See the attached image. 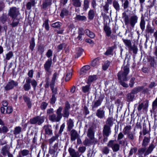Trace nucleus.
I'll return each instance as SVG.
<instances>
[{
  "instance_id": "nucleus-1",
  "label": "nucleus",
  "mask_w": 157,
  "mask_h": 157,
  "mask_svg": "<svg viewBox=\"0 0 157 157\" xmlns=\"http://www.w3.org/2000/svg\"><path fill=\"white\" fill-rule=\"evenodd\" d=\"M59 76V74L56 72L52 75L50 82V86L52 91V98L51 99V103L53 104L56 101V95L57 94V87L55 85V83Z\"/></svg>"
},
{
  "instance_id": "nucleus-2",
  "label": "nucleus",
  "mask_w": 157,
  "mask_h": 157,
  "mask_svg": "<svg viewBox=\"0 0 157 157\" xmlns=\"http://www.w3.org/2000/svg\"><path fill=\"white\" fill-rule=\"evenodd\" d=\"M150 139L148 138L145 136L143 141L142 145L144 147H141L138 150L139 154L142 155L144 154V156H146L151 153L153 149L155 147V146L153 144H151L149 146L146 148V147L150 141Z\"/></svg>"
},
{
  "instance_id": "nucleus-3",
  "label": "nucleus",
  "mask_w": 157,
  "mask_h": 157,
  "mask_svg": "<svg viewBox=\"0 0 157 157\" xmlns=\"http://www.w3.org/2000/svg\"><path fill=\"white\" fill-rule=\"evenodd\" d=\"M70 108V105L68 102H66L65 103V107L64 108L63 113H61L63 108L59 107L56 112L57 118H62L63 117H68L69 114V109Z\"/></svg>"
},
{
  "instance_id": "nucleus-4",
  "label": "nucleus",
  "mask_w": 157,
  "mask_h": 157,
  "mask_svg": "<svg viewBox=\"0 0 157 157\" xmlns=\"http://www.w3.org/2000/svg\"><path fill=\"white\" fill-rule=\"evenodd\" d=\"M129 72V68L128 65L124 66L122 68L121 71L117 74L118 79L119 80L127 81L128 80L127 76Z\"/></svg>"
},
{
  "instance_id": "nucleus-5",
  "label": "nucleus",
  "mask_w": 157,
  "mask_h": 157,
  "mask_svg": "<svg viewBox=\"0 0 157 157\" xmlns=\"http://www.w3.org/2000/svg\"><path fill=\"white\" fill-rule=\"evenodd\" d=\"M123 18L124 19L125 25H128L130 24L132 28H134L135 24L137 22L138 17L136 15L131 16L129 20L128 16L125 14L123 15Z\"/></svg>"
},
{
  "instance_id": "nucleus-6",
  "label": "nucleus",
  "mask_w": 157,
  "mask_h": 157,
  "mask_svg": "<svg viewBox=\"0 0 157 157\" xmlns=\"http://www.w3.org/2000/svg\"><path fill=\"white\" fill-rule=\"evenodd\" d=\"M8 14L12 19L17 18L19 15H20L19 9L16 7L10 8Z\"/></svg>"
},
{
  "instance_id": "nucleus-7",
  "label": "nucleus",
  "mask_w": 157,
  "mask_h": 157,
  "mask_svg": "<svg viewBox=\"0 0 157 157\" xmlns=\"http://www.w3.org/2000/svg\"><path fill=\"white\" fill-rule=\"evenodd\" d=\"M18 83L17 81L12 79L10 80L4 87L5 90L7 91L11 90L14 87L18 86Z\"/></svg>"
},
{
  "instance_id": "nucleus-8",
  "label": "nucleus",
  "mask_w": 157,
  "mask_h": 157,
  "mask_svg": "<svg viewBox=\"0 0 157 157\" xmlns=\"http://www.w3.org/2000/svg\"><path fill=\"white\" fill-rule=\"evenodd\" d=\"M108 146L112 148L113 152H116L119 150L120 146L118 144L116 143L113 140L110 141L108 143Z\"/></svg>"
},
{
  "instance_id": "nucleus-9",
  "label": "nucleus",
  "mask_w": 157,
  "mask_h": 157,
  "mask_svg": "<svg viewBox=\"0 0 157 157\" xmlns=\"http://www.w3.org/2000/svg\"><path fill=\"white\" fill-rule=\"evenodd\" d=\"M149 102L148 100H146L143 102L139 104L137 108L138 111L141 110L143 108L145 110H146L148 106Z\"/></svg>"
},
{
  "instance_id": "nucleus-10",
  "label": "nucleus",
  "mask_w": 157,
  "mask_h": 157,
  "mask_svg": "<svg viewBox=\"0 0 157 157\" xmlns=\"http://www.w3.org/2000/svg\"><path fill=\"white\" fill-rule=\"evenodd\" d=\"M78 134L77 132L74 129L72 130L71 132V140L74 141L78 136Z\"/></svg>"
},
{
  "instance_id": "nucleus-11",
  "label": "nucleus",
  "mask_w": 157,
  "mask_h": 157,
  "mask_svg": "<svg viewBox=\"0 0 157 157\" xmlns=\"http://www.w3.org/2000/svg\"><path fill=\"white\" fill-rule=\"evenodd\" d=\"M30 122L32 124L37 123L39 125H40L44 122V120L43 118H31Z\"/></svg>"
},
{
  "instance_id": "nucleus-12",
  "label": "nucleus",
  "mask_w": 157,
  "mask_h": 157,
  "mask_svg": "<svg viewBox=\"0 0 157 157\" xmlns=\"http://www.w3.org/2000/svg\"><path fill=\"white\" fill-rule=\"evenodd\" d=\"M103 99V98H101L94 101L92 106V108H96L100 106L101 104Z\"/></svg>"
},
{
  "instance_id": "nucleus-13",
  "label": "nucleus",
  "mask_w": 157,
  "mask_h": 157,
  "mask_svg": "<svg viewBox=\"0 0 157 157\" xmlns=\"http://www.w3.org/2000/svg\"><path fill=\"white\" fill-rule=\"evenodd\" d=\"M68 151L71 157H79V153L77 151H75V150L72 148H69Z\"/></svg>"
},
{
  "instance_id": "nucleus-14",
  "label": "nucleus",
  "mask_w": 157,
  "mask_h": 157,
  "mask_svg": "<svg viewBox=\"0 0 157 157\" xmlns=\"http://www.w3.org/2000/svg\"><path fill=\"white\" fill-rule=\"evenodd\" d=\"M90 67L89 65H86L84 66L81 68L80 74L82 75H85L90 69Z\"/></svg>"
},
{
  "instance_id": "nucleus-15",
  "label": "nucleus",
  "mask_w": 157,
  "mask_h": 157,
  "mask_svg": "<svg viewBox=\"0 0 157 157\" xmlns=\"http://www.w3.org/2000/svg\"><path fill=\"white\" fill-rule=\"evenodd\" d=\"M23 98L25 102L26 103L28 107L30 108L31 107L32 103L30 98L25 94L23 95Z\"/></svg>"
},
{
  "instance_id": "nucleus-16",
  "label": "nucleus",
  "mask_w": 157,
  "mask_h": 157,
  "mask_svg": "<svg viewBox=\"0 0 157 157\" xmlns=\"http://www.w3.org/2000/svg\"><path fill=\"white\" fill-rule=\"evenodd\" d=\"M96 114L99 118H102L105 117V111L101 108H100L97 111Z\"/></svg>"
},
{
  "instance_id": "nucleus-17",
  "label": "nucleus",
  "mask_w": 157,
  "mask_h": 157,
  "mask_svg": "<svg viewBox=\"0 0 157 157\" xmlns=\"http://www.w3.org/2000/svg\"><path fill=\"white\" fill-rule=\"evenodd\" d=\"M103 134L106 136H108L111 132L109 126L105 125L103 130Z\"/></svg>"
},
{
  "instance_id": "nucleus-18",
  "label": "nucleus",
  "mask_w": 157,
  "mask_h": 157,
  "mask_svg": "<svg viewBox=\"0 0 157 157\" xmlns=\"http://www.w3.org/2000/svg\"><path fill=\"white\" fill-rule=\"evenodd\" d=\"M10 152L9 148L6 146L3 147L1 150V153L4 156H6Z\"/></svg>"
},
{
  "instance_id": "nucleus-19",
  "label": "nucleus",
  "mask_w": 157,
  "mask_h": 157,
  "mask_svg": "<svg viewBox=\"0 0 157 157\" xmlns=\"http://www.w3.org/2000/svg\"><path fill=\"white\" fill-rule=\"evenodd\" d=\"M87 136L90 140H92L94 139V133L92 128H90L88 129Z\"/></svg>"
},
{
  "instance_id": "nucleus-20",
  "label": "nucleus",
  "mask_w": 157,
  "mask_h": 157,
  "mask_svg": "<svg viewBox=\"0 0 157 157\" xmlns=\"http://www.w3.org/2000/svg\"><path fill=\"white\" fill-rule=\"evenodd\" d=\"M72 73V70L71 68L67 71L66 75L65 78L66 81H68L71 78Z\"/></svg>"
},
{
  "instance_id": "nucleus-21",
  "label": "nucleus",
  "mask_w": 157,
  "mask_h": 157,
  "mask_svg": "<svg viewBox=\"0 0 157 157\" xmlns=\"http://www.w3.org/2000/svg\"><path fill=\"white\" fill-rule=\"evenodd\" d=\"M104 29L106 36L108 37L110 36L112 33L110 28L107 25H106L104 26Z\"/></svg>"
},
{
  "instance_id": "nucleus-22",
  "label": "nucleus",
  "mask_w": 157,
  "mask_h": 157,
  "mask_svg": "<svg viewBox=\"0 0 157 157\" xmlns=\"http://www.w3.org/2000/svg\"><path fill=\"white\" fill-rule=\"evenodd\" d=\"M95 10H90L88 12V18L90 20H92L94 17Z\"/></svg>"
},
{
  "instance_id": "nucleus-23",
  "label": "nucleus",
  "mask_w": 157,
  "mask_h": 157,
  "mask_svg": "<svg viewBox=\"0 0 157 157\" xmlns=\"http://www.w3.org/2000/svg\"><path fill=\"white\" fill-rule=\"evenodd\" d=\"M12 22L10 24V25L12 27H15L17 26L19 23V19L17 18H13Z\"/></svg>"
},
{
  "instance_id": "nucleus-24",
  "label": "nucleus",
  "mask_w": 157,
  "mask_h": 157,
  "mask_svg": "<svg viewBox=\"0 0 157 157\" xmlns=\"http://www.w3.org/2000/svg\"><path fill=\"white\" fill-rule=\"evenodd\" d=\"M97 79L96 75H90L89 76L87 83L89 84L94 81L96 80Z\"/></svg>"
},
{
  "instance_id": "nucleus-25",
  "label": "nucleus",
  "mask_w": 157,
  "mask_h": 157,
  "mask_svg": "<svg viewBox=\"0 0 157 157\" xmlns=\"http://www.w3.org/2000/svg\"><path fill=\"white\" fill-rule=\"evenodd\" d=\"M85 33L87 36L91 38H93L95 37V35L94 33L88 29L85 30Z\"/></svg>"
},
{
  "instance_id": "nucleus-26",
  "label": "nucleus",
  "mask_w": 157,
  "mask_h": 157,
  "mask_svg": "<svg viewBox=\"0 0 157 157\" xmlns=\"http://www.w3.org/2000/svg\"><path fill=\"white\" fill-rule=\"evenodd\" d=\"M143 86H139L135 88L132 91V94H136L143 90Z\"/></svg>"
},
{
  "instance_id": "nucleus-27",
  "label": "nucleus",
  "mask_w": 157,
  "mask_h": 157,
  "mask_svg": "<svg viewBox=\"0 0 157 157\" xmlns=\"http://www.w3.org/2000/svg\"><path fill=\"white\" fill-rule=\"evenodd\" d=\"M155 29L152 28L150 25H148L147 26L146 29V31L148 33L152 34L154 32Z\"/></svg>"
},
{
  "instance_id": "nucleus-28",
  "label": "nucleus",
  "mask_w": 157,
  "mask_h": 157,
  "mask_svg": "<svg viewBox=\"0 0 157 157\" xmlns=\"http://www.w3.org/2000/svg\"><path fill=\"white\" fill-rule=\"evenodd\" d=\"M73 5L75 7H80L81 5L80 0H71Z\"/></svg>"
},
{
  "instance_id": "nucleus-29",
  "label": "nucleus",
  "mask_w": 157,
  "mask_h": 157,
  "mask_svg": "<svg viewBox=\"0 0 157 157\" xmlns=\"http://www.w3.org/2000/svg\"><path fill=\"white\" fill-rule=\"evenodd\" d=\"M121 1L124 9H126L129 7V2L128 0H121Z\"/></svg>"
},
{
  "instance_id": "nucleus-30",
  "label": "nucleus",
  "mask_w": 157,
  "mask_h": 157,
  "mask_svg": "<svg viewBox=\"0 0 157 157\" xmlns=\"http://www.w3.org/2000/svg\"><path fill=\"white\" fill-rule=\"evenodd\" d=\"M89 2L88 0H84L83 3V9L86 11L89 7Z\"/></svg>"
},
{
  "instance_id": "nucleus-31",
  "label": "nucleus",
  "mask_w": 157,
  "mask_h": 157,
  "mask_svg": "<svg viewBox=\"0 0 157 157\" xmlns=\"http://www.w3.org/2000/svg\"><path fill=\"white\" fill-rule=\"evenodd\" d=\"M34 38H32L31 41L30 42L29 48L31 51H33L35 46V43Z\"/></svg>"
},
{
  "instance_id": "nucleus-32",
  "label": "nucleus",
  "mask_w": 157,
  "mask_h": 157,
  "mask_svg": "<svg viewBox=\"0 0 157 157\" xmlns=\"http://www.w3.org/2000/svg\"><path fill=\"white\" fill-rule=\"evenodd\" d=\"M145 22L143 18H141L140 23V26L141 29L143 31L145 29Z\"/></svg>"
},
{
  "instance_id": "nucleus-33",
  "label": "nucleus",
  "mask_w": 157,
  "mask_h": 157,
  "mask_svg": "<svg viewBox=\"0 0 157 157\" xmlns=\"http://www.w3.org/2000/svg\"><path fill=\"white\" fill-rule=\"evenodd\" d=\"M99 58H97L93 60L91 63V65L93 67H95L99 64Z\"/></svg>"
},
{
  "instance_id": "nucleus-34",
  "label": "nucleus",
  "mask_w": 157,
  "mask_h": 157,
  "mask_svg": "<svg viewBox=\"0 0 157 157\" xmlns=\"http://www.w3.org/2000/svg\"><path fill=\"white\" fill-rule=\"evenodd\" d=\"M90 85H87L82 87V90L83 92L86 93L88 92L90 89Z\"/></svg>"
},
{
  "instance_id": "nucleus-35",
  "label": "nucleus",
  "mask_w": 157,
  "mask_h": 157,
  "mask_svg": "<svg viewBox=\"0 0 157 157\" xmlns=\"http://www.w3.org/2000/svg\"><path fill=\"white\" fill-rule=\"evenodd\" d=\"M22 157L26 156L29 154V151L28 150L24 149L21 150L20 151Z\"/></svg>"
},
{
  "instance_id": "nucleus-36",
  "label": "nucleus",
  "mask_w": 157,
  "mask_h": 157,
  "mask_svg": "<svg viewBox=\"0 0 157 157\" xmlns=\"http://www.w3.org/2000/svg\"><path fill=\"white\" fill-rule=\"evenodd\" d=\"M123 40L126 46H127L128 48L131 47L132 43L130 40L126 39H123Z\"/></svg>"
},
{
  "instance_id": "nucleus-37",
  "label": "nucleus",
  "mask_w": 157,
  "mask_h": 157,
  "mask_svg": "<svg viewBox=\"0 0 157 157\" xmlns=\"http://www.w3.org/2000/svg\"><path fill=\"white\" fill-rule=\"evenodd\" d=\"M110 63V62L108 61H105L102 66V69L104 71L106 70L108 68Z\"/></svg>"
},
{
  "instance_id": "nucleus-38",
  "label": "nucleus",
  "mask_w": 157,
  "mask_h": 157,
  "mask_svg": "<svg viewBox=\"0 0 157 157\" xmlns=\"http://www.w3.org/2000/svg\"><path fill=\"white\" fill-rule=\"evenodd\" d=\"M137 151V148L136 147H134L132 148L129 152L128 154V156H130L132 155L133 154H135Z\"/></svg>"
},
{
  "instance_id": "nucleus-39",
  "label": "nucleus",
  "mask_w": 157,
  "mask_h": 157,
  "mask_svg": "<svg viewBox=\"0 0 157 157\" xmlns=\"http://www.w3.org/2000/svg\"><path fill=\"white\" fill-rule=\"evenodd\" d=\"M113 5L114 8L117 10H120V6L117 1H114L113 2Z\"/></svg>"
},
{
  "instance_id": "nucleus-40",
  "label": "nucleus",
  "mask_w": 157,
  "mask_h": 157,
  "mask_svg": "<svg viewBox=\"0 0 157 157\" xmlns=\"http://www.w3.org/2000/svg\"><path fill=\"white\" fill-rule=\"evenodd\" d=\"M68 13V11L65 9H63L60 14V16L62 17V18L64 17V16H67V14Z\"/></svg>"
},
{
  "instance_id": "nucleus-41",
  "label": "nucleus",
  "mask_w": 157,
  "mask_h": 157,
  "mask_svg": "<svg viewBox=\"0 0 157 157\" xmlns=\"http://www.w3.org/2000/svg\"><path fill=\"white\" fill-rule=\"evenodd\" d=\"M49 5V0H44L42 4V8L44 9H45Z\"/></svg>"
},
{
  "instance_id": "nucleus-42",
  "label": "nucleus",
  "mask_w": 157,
  "mask_h": 157,
  "mask_svg": "<svg viewBox=\"0 0 157 157\" xmlns=\"http://www.w3.org/2000/svg\"><path fill=\"white\" fill-rule=\"evenodd\" d=\"M21 131V128L19 126L16 127L15 128L14 134L15 135H17L19 134Z\"/></svg>"
},
{
  "instance_id": "nucleus-43",
  "label": "nucleus",
  "mask_w": 157,
  "mask_h": 157,
  "mask_svg": "<svg viewBox=\"0 0 157 157\" xmlns=\"http://www.w3.org/2000/svg\"><path fill=\"white\" fill-rule=\"evenodd\" d=\"M13 56V53L12 52H9L6 55V59L7 60H9Z\"/></svg>"
},
{
  "instance_id": "nucleus-44",
  "label": "nucleus",
  "mask_w": 157,
  "mask_h": 157,
  "mask_svg": "<svg viewBox=\"0 0 157 157\" xmlns=\"http://www.w3.org/2000/svg\"><path fill=\"white\" fill-rule=\"evenodd\" d=\"M61 23L59 22H55L51 25V26L54 28H59L61 26Z\"/></svg>"
},
{
  "instance_id": "nucleus-45",
  "label": "nucleus",
  "mask_w": 157,
  "mask_h": 157,
  "mask_svg": "<svg viewBox=\"0 0 157 157\" xmlns=\"http://www.w3.org/2000/svg\"><path fill=\"white\" fill-rule=\"evenodd\" d=\"M44 67L45 70L48 73L49 72V59H48L44 64Z\"/></svg>"
},
{
  "instance_id": "nucleus-46",
  "label": "nucleus",
  "mask_w": 157,
  "mask_h": 157,
  "mask_svg": "<svg viewBox=\"0 0 157 157\" xmlns=\"http://www.w3.org/2000/svg\"><path fill=\"white\" fill-rule=\"evenodd\" d=\"M131 127L130 126H127L125 127L124 129V133L125 134L129 133L130 130H131Z\"/></svg>"
},
{
  "instance_id": "nucleus-47",
  "label": "nucleus",
  "mask_w": 157,
  "mask_h": 157,
  "mask_svg": "<svg viewBox=\"0 0 157 157\" xmlns=\"http://www.w3.org/2000/svg\"><path fill=\"white\" fill-rule=\"evenodd\" d=\"M152 107L153 110H155L157 109V97L152 102Z\"/></svg>"
},
{
  "instance_id": "nucleus-48",
  "label": "nucleus",
  "mask_w": 157,
  "mask_h": 157,
  "mask_svg": "<svg viewBox=\"0 0 157 157\" xmlns=\"http://www.w3.org/2000/svg\"><path fill=\"white\" fill-rule=\"evenodd\" d=\"M76 19L81 21H85L86 20V18L85 16L77 15L76 17Z\"/></svg>"
},
{
  "instance_id": "nucleus-49",
  "label": "nucleus",
  "mask_w": 157,
  "mask_h": 157,
  "mask_svg": "<svg viewBox=\"0 0 157 157\" xmlns=\"http://www.w3.org/2000/svg\"><path fill=\"white\" fill-rule=\"evenodd\" d=\"M24 90L25 91H28L31 88L30 84L25 83L23 86Z\"/></svg>"
},
{
  "instance_id": "nucleus-50",
  "label": "nucleus",
  "mask_w": 157,
  "mask_h": 157,
  "mask_svg": "<svg viewBox=\"0 0 157 157\" xmlns=\"http://www.w3.org/2000/svg\"><path fill=\"white\" fill-rule=\"evenodd\" d=\"M68 128L71 129L73 126L74 124L72 121L71 119H70L68 122Z\"/></svg>"
},
{
  "instance_id": "nucleus-51",
  "label": "nucleus",
  "mask_w": 157,
  "mask_h": 157,
  "mask_svg": "<svg viewBox=\"0 0 157 157\" xmlns=\"http://www.w3.org/2000/svg\"><path fill=\"white\" fill-rule=\"evenodd\" d=\"M7 17L6 15H3L0 18V21L3 23H4L6 21Z\"/></svg>"
},
{
  "instance_id": "nucleus-52",
  "label": "nucleus",
  "mask_w": 157,
  "mask_h": 157,
  "mask_svg": "<svg viewBox=\"0 0 157 157\" xmlns=\"http://www.w3.org/2000/svg\"><path fill=\"white\" fill-rule=\"evenodd\" d=\"M43 26H44L45 29L47 30L49 29L48 26V19L44 21L43 25Z\"/></svg>"
},
{
  "instance_id": "nucleus-53",
  "label": "nucleus",
  "mask_w": 157,
  "mask_h": 157,
  "mask_svg": "<svg viewBox=\"0 0 157 157\" xmlns=\"http://www.w3.org/2000/svg\"><path fill=\"white\" fill-rule=\"evenodd\" d=\"M129 48L133 51V53L135 54L136 53L137 50V48L135 45H133L132 46L131 45V47H130Z\"/></svg>"
},
{
  "instance_id": "nucleus-54",
  "label": "nucleus",
  "mask_w": 157,
  "mask_h": 157,
  "mask_svg": "<svg viewBox=\"0 0 157 157\" xmlns=\"http://www.w3.org/2000/svg\"><path fill=\"white\" fill-rule=\"evenodd\" d=\"M12 107L11 106H9L6 108V113L7 114L11 113L13 111Z\"/></svg>"
},
{
  "instance_id": "nucleus-55",
  "label": "nucleus",
  "mask_w": 157,
  "mask_h": 157,
  "mask_svg": "<svg viewBox=\"0 0 157 157\" xmlns=\"http://www.w3.org/2000/svg\"><path fill=\"white\" fill-rule=\"evenodd\" d=\"M48 105V103L45 102H43L41 104L40 108L42 109H45Z\"/></svg>"
},
{
  "instance_id": "nucleus-56",
  "label": "nucleus",
  "mask_w": 157,
  "mask_h": 157,
  "mask_svg": "<svg viewBox=\"0 0 157 157\" xmlns=\"http://www.w3.org/2000/svg\"><path fill=\"white\" fill-rule=\"evenodd\" d=\"M133 94H129L127 95V99L129 101H132L134 97Z\"/></svg>"
},
{
  "instance_id": "nucleus-57",
  "label": "nucleus",
  "mask_w": 157,
  "mask_h": 157,
  "mask_svg": "<svg viewBox=\"0 0 157 157\" xmlns=\"http://www.w3.org/2000/svg\"><path fill=\"white\" fill-rule=\"evenodd\" d=\"M44 48L43 46L39 45L38 47V52L40 53L41 55L44 52Z\"/></svg>"
},
{
  "instance_id": "nucleus-58",
  "label": "nucleus",
  "mask_w": 157,
  "mask_h": 157,
  "mask_svg": "<svg viewBox=\"0 0 157 157\" xmlns=\"http://www.w3.org/2000/svg\"><path fill=\"white\" fill-rule=\"evenodd\" d=\"M44 128L45 130V134L49 135V126L48 125H45L44 127Z\"/></svg>"
},
{
  "instance_id": "nucleus-59",
  "label": "nucleus",
  "mask_w": 157,
  "mask_h": 157,
  "mask_svg": "<svg viewBox=\"0 0 157 157\" xmlns=\"http://www.w3.org/2000/svg\"><path fill=\"white\" fill-rule=\"evenodd\" d=\"M31 84L33 88H34V89H35L37 85V83L36 81L34 79L32 80Z\"/></svg>"
},
{
  "instance_id": "nucleus-60",
  "label": "nucleus",
  "mask_w": 157,
  "mask_h": 157,
  "mask_svg": "<svg viewBox=\"0 0 157 157\" xmlns=\"http://www.w3.org/2000/svg\"><path fill=\"white\" fill-rule=\"evenodd\" d=\"M135 80V78H132L130 81V83H129V85L130 87H132L133 86V85L134 83V81Z\"/></svg>"
},
{
  "instance_id": "nucleus-61",
  "label": "nucleus",
  "mask_w": 157,
  "mask_h": 157,
  "mask_svg": "<svg viewBox=\"0 0 157 157\" xmlns=\"http://www.w3.org/2000/svg\"><path fill=\"white\" fill-rule=\"evenodd\" d=\"M102 152L105 154H108L109 152V149L107 147H104L102 150Z\"/></svg>"
},
{
  "instance_id": "nucleus-62",
  "label": "nucleus",
  "mask_w": 157,
  "mask_h": 157,
  "mask_svg": "<svg viewBox=\"0 0 157 157\" xmlns=\"http://www.w3.org/2000/svg\"><path fill=\"white\" fill-rule=\"evenodd\" d=\"M124 80H119V82L120 84L123 87H128V85L127 84L125 83L124 82Z\"/></svg>"
},
{
  "instance_id": "nucleus-63",
  "label": "nucleus",
  "mask_w": 157,
  "mask_h": 157,
  "mask_svg": "<svg viewBox=\"0 0 157 157\" xmlns=\"http://www.w3.org/2000/svg\"><path fill=\"white\" fill-rule=\"evenodd\" d=\"M113 52V49L111 48L109 49L105 53L106 55H109L112 54Z\"/></svg>"
},
{
  "instance_id": "nucleus-64",
  "label": "nucleus",
  "mask_w": 157,
  "mask_h": 157,
  "mask_svg": "<svg viewBox=\"0 0 157 157\" xmlns=\"http://www.w3.org/2000/svg\"><path fill=\"white\" fill-rule=\"evenodd\" d=\"M113 124V122L111 118H108L106 121V124L109 126H111Z\"/></svg>"
}]
</instances>
